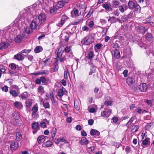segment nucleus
I'll return each instance as SVG.
<instances>
[{"label": "nucleus", "mask_w": 154, "mask_h": 154, "mask_svg": "<svg viewBox=\"0 0 154 154\" xmlns=\"http://www.w3.org/2000/svg\"><path fill=\"white\" fill-rule=\"evenodd\" d=\"M35 11L33 10L32 8L27 7L24 9L23 11V12H21L20 13L22 14V17L24 20L27 21L30 20L31 18L33 17V19L32 20L30 25V27H26V29L23 32V36L24 38H27L28 35L26 36L25 34H29L31 33L32 32L33 29H35L37 27L40 26L46 20L45 15L43 13L40 14L38 16H36L35 15L33 16V13H31V11ZM24 22H25V20Z\"/></svg>", "instance_id": "nucleus-1"}, {"label": "nucleus", "mask_w": 154, "mask_h": 154, "mask_svg": "<svg viewBox=\"0 0 154 154\" xmlns=\"http://www.w3.org/2000/svg\"><path fill=\"white\" fill-rule=\"evenodd\" d=\"M63 52L58 50L57 55V59L56 60L58 61L60 60L61 62H63L66 59L65 55H63Z\"/></svg>", "instance_id": "nucleus-2"}, {"label": "nucleus", "mask_w": 154, "mask_h": 154, "mask_svg": "<svg viewBox=\"0 0 154 154\" xmlns=\"http://www.w3.org/2000/svg\"><path fill=\"white\" fill-rule=\"evenodd\" d=\"M94 42V39L92 36H89L88 38H85L81 41V43L84 45H89Z\"/></svg>", "instance_id": "nucleus-3"}, {"label": "nucleus", "mask_w": 154, "mask_h": 154, "mask_svg": "<svg viewBox=\"0 0 154 154\" xmlns=\"http://www.w3.org/2000/svg\"><path fill=\"white\" fill-rule=\"evenodd\" d=\"M147 85L146 83H142L139 86V89L142 92H146L147 89Z\"/></svg>", "instance_id": "nucleus-4"}, {"label": "nucleus", "mask_w": 154, "mask_h": 154, "mask_svg": "<svg viewBox=\"0 0 154 154\" xmlns=\"http://www.w3.org/2000/svg\"><path fill=\"white\" fill-rule=\"evenodd\" d=\"M85 56L86 58L91 60L94 56V52L93 51H87L85 53Z\"/></svg>", "instance_id": "nucleus-5"}, {"label": "nucleus", "mask_w": 154, "mask_h": 154, "mask_svg": "<svg viewBox=\"0 0 154 154\" xmlns=\"http://www.w3.org/2000/svg\"><path fill=\"white\" fill-rule=\"evenodd\" d=\"M81 12L76 8H74L71 11V16L72 17H78L81 14Z\"/></svg>", "instance_id": "nucleus-6"}, {"label": "nucleus", "mask_w": 154, "mask_h": 154, "mask_svg": "<svg viewBox=\"0 0 154 154\" xmlns=\"http://www.w3.org/2000/svg\"><path fill=\"white\" fill-rule=\"evenodd\" d=\"M18 147V143L17 141H13L10 144V148L12 150L17 149Z\"/></svg>", "instance_id": "nucleus-7"}, {"label": "nucleus", "mask_w": 154, "mask_h": 154, "mask_svg": "<svg viewBox=\"0 0 154 154\" xmlns=\"http://www.w3.org/2000/svg\"><path fill=\"white\" fill-rule=\"evenodd\" d=\"M112 103V100L111 97L108 96L106 97L105 98V101L104 102V104L107 106L111 105Z\"/></svg>", "instance_id": "nucleus-8"}, {"label": "nucleus", "mask_w": 154, "mask_h": 154, "mask_svg": "<svg viewBox=\"0 0 154 154\" xmlns=\"http://www.w3.org/2000/svg\"><path fill=\"white\" fill-rule=\"evenodd\" d=\"M14 105L15 108L19 109H21L23 107V105L20 102L15 101L14 103Z\"/></svg>", "instance_id": "nucleus-9"}, {"label": "nucleus", "mask_w": 154, "mask_h": 154, "mask_svg": "<svg viewBox=\"0 0 154 154\" xmlns=\"http://www.w3.org/2000/svg\"><path fill=\"white\" fill-rule=\"evenodd\" d=\"M102 6L106 10L110 11L112 9L111 7V4L109 3L105 2L102 4Z\"/></svg>", "instance_id": "nucleus-10"}, {"label": "nucleus", "mask_w": 154, "mask_h": 154, "mask_svg": "<svg viewBox=\"0 0 154 154\" xmlns=\"http://www.w3.org/2000/svg\"><path fill=\"white\" fill-rule=\"evenodd\" d=\"M20 54H18L14 56V58L18 61H21L24 60V57Z\"/></svg>", "instance_id": "nucleus-11"}, {"label": "nucleus", "mask_w": 154, "mask_h": 154, "mask_svg": "<svg viewBox=\"0 0 154 154\" xmlns=\"http://www.w3.org/2000/svg\"><path fill=\"white\" fill-rule=\"evenodd\" d=\"M88 141L86 138L85 137H82L81 140L79 142V143L82 145H86L88 143Z\"/></svg>", "instance_id": "nucleus-12"}, {"label": "nucleus", "mask_w": 154, "mask_h": 154, "mask_svg": "<svg viewBox=\"0 0 154 154\" xmlns=\"http://www.w3.org/2000/svg\"><path fill=\"white\" fill-rule=\"evenodd\" d=\"M57 130L55 128H52L51 132V135L50 139L53 140L54 139V137L56 134Z\"/></svg>", "instance_id": "nucleus-13"}, {"label": "nucleus", "mask_w": 154, "mask_h": 154, "mask_svg": "<svg viewBox=\"0 0 154 154\" xmlns=\"http://www.w3.org/2000/svg\"><path fill=\"white\" fill-rule=\"evenodd\" d=\"M90 134L91 135H94L95 136H98L100 134V132L95 129H92L90 132Z\"/></svg>", "instance_id": "nucleus-14"}, {"label": "nucleus", "mask_w": 154, "mask_h": 154, "mask_svg": "<svg viewBox=\"0 0 154 154\" xmlns=\"http://www.w3.org/2000/svg\"><path fill=\"white\" fill-rule=\"evenodd\" d=\"M74 106L75 108L77 110H79L80 109V104L77 100H74Z\"/></svg>", "instance_id": "nucleus-15"}, {"label": "nucleus", "mask_w": 154, "mask_h": 154, "mask_svg": "<svg viewBox=\"0 0 154 154\" xmlns=\"http://www.w3.org/2000/svg\"><path fill=\"white\" fill-rule=\"evenodd\" d=\"M46 137L44 135H41L39 136L37 139V140L39 143H41L45 141Z\"/></svg>", "instance_id": "nucleus-16"}, {"label": "nucleus", "mask_w": 154, "mask_h": 154, "mask_svg": "<svg viewBox=\"0 0 154 154\" xmlns=\"http://www.w3.org/2000/svg\"><path fill=\"white\" fill-rule=\"evenodd\" d=\"M134 81V79L132 77H129L127 79V82L129 85L133 84Z\"/></svg>", "instance_id": "nucleus-17"}, {"label": "nucleus", "mask_w": 154, "mask_h": 154, "mask_svg": "<svg viewBox=\"0 0 154 154\" xmlns=\"http://www.w3.org/2000/svg\"><path fill=\"white\" fill-rule=\"evenodd\" d=\"M102 45L100 43L96 44L94 46V50L96 52L100 51L101 48L102 46Z\"/></svg>", "instance_id": "nucleus-18"}, {"label": "nucleus", "mask_w": 154, "mask_h": 154, "mask_svg": "<svg viewBox=\"0 0 154 154\" xmlns=\"http://www.w3.org/2000/svg\"><path fill=\"white\" fill-rule=\"evenodd\" d=\"M38 93L42 95L45 92L44 87L42 85H40L38 88Z\"/></svg>", "instance_id": "nucleus-19"}, {"label": "nucleus", "mask_w": 154, "mask_h": 154, "mask_svg": "<svg viewBox=\"0 0 154 154\" xmlns=\"http://www.w3.org/2000/svg\"><path fill=\"white\" fill-rule=\"evenodd\" d=\"M12 115L13 118L16 120H18L20 118V113L19 112L15 111Z\"/></svg>", "instance_id": "nucleus-20"}, {"label": "nucleus", "mask_w": 154, "mask_h": 154, "mask_svg": "<svg viewBox=\"0 0 154 154\" xmlns=\"http://www.w3.org/2000/svg\"><path fill=\"white\" fill-rule=\"evenodd\" d=\"M79 9L80 12H84L86 10V7L85 4H79Z\"/></svg>", "instance_id": "nucleus-21"}, {"label": "nucleus", "mask_w": 154, "mask_h": 154, "mask_svg": "<svg viewBox=\"0 0 154 154\" xmlns=\"http://www.w3.org/2000/svg\"><path fill=\"white\" fill-rule=\"evenodd\" d=\"M8 44L6 42H2L0 45V50L5 49L8 47Z\"/></svg>", "instance_id": "nucleus-22"}, {"label": "nucleus", "mask_w": 154, "mask_h": 154, "mask_svg": "<svg viewBox=\"0 0 154 154\" xmlns=\"http://www.w3.org/2000/svg\"><path fill=\"white\" fill-rule=\"evenodd\" d=\"M65 91L66 92V91L65 88L59 89L58 93V96L60 97H61L65 93Z\"/></svg>", "instance_id": "nucleus-23"}, {"label": "nucleus", "mask_w": 154, "mask_h": 154, "mask_svg": "<svg viewBox=\"0 0 154 154\" xmlns=\"http://www.w3.org/2000/svg\"><path fill=\"white\" fill-rule=\"evenodd\" d=\"M26 106L28 108H30L32 104V99H29L27 100L26 101Z\"/></svg>", "instance_id": "nucleus-24"}, {"label": "nucleus", "mask_w": 154, "mask_h": 154, "mask_svg": "<svg viewBox=\"0 0 154 154\" xmlns=\"http://www.w3.org/2000/svg\"><path fill=\"white\" fill-rule=\"evenodd\" d=\"M57 9L56 6H53L50 8V12L51 14H54L57 11Z\"/></svg>", "instance_id": "nucleus-25"}, {"label": "nucleus", "mask_w": 154, "mask_h": 154, "mask_svg": "<svg viewBox=\"0 0 154 154\" xmlns=\"http://www.w3.org/2000/svg\"><path fill=\"white\" fill-rule=\"evenodd\" d=\"M114 57L116 58H119L120 56L119 51L117 49H115L114 51Z\"/></svg>", "instance_id": "nucleus-26"}, {"label": "nucleus", "mask_w": 154, "mask_h": 154, "mask_svg": "<svg viewBox=\"0 0 154 154\" xmlns=\"http://www.w3.org/2000/svg\"><path fill=\"white\" fill-rule=\"evenodd\" d=\"M136 119V116H133L131 117L127 123L126 124V126L127 127L129 125H131L133 121Z\"/></svg>", "instance_id": "nucleus-27"}, {"label": "nucleus", "mask_w": 154, "mask_h": 154, "mask_svg": "<svg viewBox=\"0 0 154 154\" xmlns=\"http://www.w3.org/2000/svg\"><path fill=\"white\" fill-rule=\"evenodd\" d=\"M49 73V71L48 70L45 69L41 71L38 72L36 74L37 75L44 74L45 75H48Z\"/></svg>", "instance_id": "nucleus-28"}, {"label": "nucleus", "mask_w": 154, "mask_h": 154, "mask_svg": "<svg viewBox=\"0 0 154 154\" xmlns=\"http://www.w3.org/2000/svg\"><path fill=\"white\" fill-rule=\"evenodd\" d=\"M23 39V38L21 35H17L15 37L14 40L16 43H20Z\"/></svg>", "instance_id": "nucleus-29"}, {"label": "nucleus", "mask_w": 154, "mask_h": 154, "mask_svg": "<svg viewBox=\"0 0 154 154\" xmlns=\"http://www.w3.org/2000/svg\"><path fill=\"white\" fill-rule=\"evenodd\" d=\"M9 93L14 97H16L17 96L19 93L18 91H17L14 90H11L10 91Z\"/></svg>", "instance_id": "nucleus-30"}, {"label": "nucleus", "mask_w": 154, "mask_h": 154, "mask_svg": "<svg viewBox=\"0 0 154 154\" xmlns=\"http://www.w3.org/2000/svg\"><path fill=\"white\" fill-rule=\"evenodd\" d=\"M149 144V138H146L145 139L143 140L142 145L148 146Z\"/></svg>", "instance_id": "nucleus-31"}, {"label": "nucleus", "mask_w": 154, "mask_h": 154, "mask_svg": "<svg viewBox=\"0 0 154 154\" xmlns=\"http://www.w3.org/2000/svg\"><path fill=\"white\" fill-rule=\"evenodd\" d=\"M29 95L26 92H25L21 95V97L23 100H26L28 97Z\"/></svg>", "instance_id": "nucleus-32"}, {"label": "nucleus", "mask_w": 154, "mask_h": 154, "mask_svg": "<svg viewBox=\"0 0 154 154\" xmlns=\"http://www.w3.org/2000/svg\"><path fill=\"white\" fill-rule=\"evenodd\" d=\"M43 50L42 47L40 46H36L34 49V51L36 53H38L42 51Z\"/></svg>", "instance_id": "nucleus-33"}, {"label": "nucleus", "mask_w": 154, "mask_h": 154, "mask_svg": "<svg viewBox=\"0 0 154 154\" xmlns=\"http://www.w3.org/2000/svg\"><path fill=\"white\" fill-rule=\"evenodd\" d=\"M136 4L132 1H130L128 3V6L129 8L130 9L134 8Z\"/></svg>", "instance_id": "nucleus-34"}, {"label": "nucleus", "mask_w": 154, "mask_h": 154, "mask_svg": "<svg viewBox=\"0 0 154 154\" xmlns=\"http://www.w3.org/2000/svg\"><path fill=\"white\" fill-rule=\"evenodd\" d=\"M137 112L139 114L143 113L145 112H147L148 111L146 110L143 109L141 108L138 107L137 109Z\"/></svg>", "instance_id": "nucleus-35"}, {"label": "nucleus", "mask_w": 154, "mask_h": 154, "mask_svg": "<svg viewBox=\"0 0 154 154\" xmlns=\"http://www.w3.org/2000/svg\"><path fill=\"white\" fill-rule=\"evenodd\" d=\"M64 2L62 1H59L57 2V6L58 8H62L64 5Z\"/></svg>", "instance_id": "nucleus-36"}, {"label": "nucleus", "mask_w": 154, "mask_h": 154, "mask_svg": "<svg viewBox=\"0 0 154 154\" xmlns=\"http://www.w3.org/2000/svg\"><path fill=\"white\" fill-rule=\"evenodd\" d=\"M22 139L21 134L20 132H18L16 134V140L18 141H20Z\"/></svg>", "instance_id": "nucleus-37"}, {"label": "nucleus", "mask_w": 154, "mask_h": 154, "mask_svg": "<svg viewBox=\"0 0 154 154\" xmlns=\"http://www.w3.org/2000/svg\"><path fill=\"white\" fill-rule=\"evenodd\" d=\"M146 39L149 41H151L152 39L153 36L150 33H147L145 35Z\"/></svg>", "instance_id": "nucleus-38"}, {"label": "nucleus", "mask_w": 154, "mask_h": 154, "mask_svg": "<svg viewBox=\"0 0 154 154\" xmlns=\"http://www.w3.org/2000/svg\"><path fill=\"white\" fill-rule=\"evenodd\" d=\"M32 126L33 129L35 130H37L39 127L38 124L35 122L32 123Z\"/></svg>", "instance_id": "nucleus-39"}, {"label": "nucleus", "mask_w": 154, "mask_h": 154, "mask_svg": "<svg viewBox=\"0 0 154 154\" xmlns=\"http://www.w3.org/2000/svg\"><path fill=\"white\" fill-rule=\"evenodd\" d=\"M41 82L43 83H44L45 85H46L47 84V81H48V79H46L45 77L43 76L41 77L40 78ZM48 82H51V81L48 79Z\"/></svg>", "instance_id": "nucleus-40"}, {"label": "nucleus", "mask_w": 154, "mask_h": 154, "mask_svg": "<svg viewBox=\"0 0 154 154\" xmlns=\"http://www.w3.org/2000/svg\"><path fill=\"white\" fill-rule=\"evenodd\" d=\"M56 0H46L45 3L47 4V5L50 7L52 3H53V2H55Z\"/></svg>", "instance_id": "nucleus-41"}, {"label": "nucleus", "mask_w": 154, "mask_h": 154, "mask_svg": "<svg viewBox=\"0 0 154 154\" xmlns=\"http://www.w3.org/2000/svg\"><path fill=\"white\" fill-rule=\"evenodd\" d=\"M54 72H56L58 71L59 68L58 62L57 60H56L55 62L54 63Z\"/></svg>", "instance_id": "nucleus-42"}, {"label": "nucleus", "mask_w": 154, "mask_h": 154, "mask_svg": "<svg viewBox=\"0 0 154 154\" xmlns=\"http://www.w3.org/2000/svg\"><path fill=\"white\" fill-rule=\"evenodd\" d=\"M9 67L11 69L13 70L15 69L17 67H18V66L16 65L14 63H11L9 64Z\"/></svg>", "instance_id": "nucleus-43"}, {"label": "nucleus", "mask_w": 154, "mask_h": 154, "mask_svg": "<svg viewBox=\"0 0 154 154\" xmlns=\"http://www.w3.org/2000/svg\"><path fill=\"white\" fill-rule=\"evenodd\" d=\"M96 67L94 66H92L90 69V71L89 72V75H92L96 71Z\"/></svg>", "instance_id": "nucleus-44"}, {"label": "nucleus", "mask_w": 154, "mask_h": 154, "mask_svg": "<svg viewBox=\"0 0 154 154\" xmlns=\"http://www.w3.org/2000/svg\"><path fill=\"white\" fill-rule=\"evenodd\" d=\"M134 8L135 11L136 12L140 11L141 9V8L140 6L137 5V3L135 5V6H134Z\"/></svg>", "instance_id": "nucleus-45"}, {"label": "nucleus", "mask_w": 154, "mask_h": 154, "mask_svg": "<svg viewBox=\"0 0 154 154\" xmlns=\"http://www.w3.org/2000/svg\"><path fill=\"white\" fill-rule=\"evenodd\" d=\"M40 101L42 102V104L45 108H50V106L49 103L48 102L45 103L42 100H41Z\"/></svg>", "instance_id": "nucleus-46"}, {"label": "nucleus", "mask_w": 154, "mask_h": 154, "mask_svg": "<svg viewBox=\"0 0 154 154\" xmlns=\"http://www.w3.org/2000/svg\"><path fill=\"white\" fill-rule=\"evenodd\" d=\"M38 107L37 105H35L32 108V112H37L38 110Z\"/></svg>", "instance_id": "nucleus-47"}, {"label": "nucleus", "mask_w": 154, "mask_h": 154, "mask_svg": "<svg viewBox=\"0 0 154 154\" xmlns=\"http://www.w3.org/2000/svg\"><path fill=\"white\" fill-rule=\"evenodd\" d=\"M137 29L140 30V31H139L140 32H141L142 33H143V32L142 31H141V30H143V34L144 33H145V27L143 26H139L138 27Z\"/></svg>", "instance_id": "nucleus-48"}, {"label": "nucleus", "mask_w": 154, "mask_h": 154, "mask_svg": "<svg viewBox=\"0 0 154 154\" xmlns=\"http://www.w3.org/2000/svg\"><path fill=\"white\" fill-rule=\"evenodd\" d=\"M53 144L52 142L51 141H47L46 143L45 146L48 147H50L52 146Z\"/></svg>", "instance_id": "nucleus-49"}, {"label": "nucleus", "mask_w": 154, "mask_h": 154, "mask_svg": "<svg viewBox=\"0 0 154 154\" xmlns=\"http://www.w3.org/2000/svg\"><path fill=\"white\" fill-rule=\"evenodd\" d=\"M101 116L104 117H106L107 118H108L109 117V114L105 111H103V112H102L101 113Z\"/></svg>", "instance_id": "nucleus-50"}, {"label": "nucleus", "mask_w": 154, "mask_h": 154, "mask_svg": "<svg viewBox=\"0 0 154 154\" xmlns=\"http://www.w3.org/2000/svg\"><path fill=\"white\" fill-rule=\"evenodd\" d=\"M26 57H27L28 60L31 62L32 61L33 59V57L32 55L27 54L25 56Z\"/></svg>", "instance_id": "nucleus-51"}, {"label": "nucleus", "mask_w": 154, "mask_h": 154, "mask_svg": "<svg viewBox=\"0 0 154 154\" xmlns=\"http://www.w3.org/2000/svg\"><path fill=\"white\" fill-rule=\"evenodd\" d=\"M121 21L122 22H126L128 20V19L127 17L126 16H122L121 18Z\"/></svg>", "instance_id": "nucleus-52"}, {"label": "nucleus", "mask_w": 154, "mask_h": 154, "mask_svg": "<svg viewBox=\"0 0 154 154\" xmlns=\"http://www.w3.org/2000/svg\"><path fill=\"white\" fill-rule=\"evenodd\" d=\"M32 116L33 118L35 119L38 116V114L37 112H32Z\"/></svg>", "instance_id": "nucleus-53"}, {"label": "nucleus", "mask_w": 154, "mask_h": 154, "mask_svg": "<svg viewBox=\"0 0 154 154\" xmlns=\"http://www.w3.org/2000/svg\"><path fill=\"white\" fill-rule=\"evenodd\" d=\"M69 73V71L67 69H66L65 70L64 72V77L65 79H66L67 78V74Z\"/></svg>", "instance_id": "nucleus-54"}, {"label": "nucleus", "mask_w": 154, "mask_h": 154, "mask_svg": "<svg viewBox=\"0 0 154 154\" xmlns=\"http://www.w3.org/2000/svg\"><path fill=\"white\" fill-rule=\"evenodd\" d=\"M134 128L131 130V131L134 132L135 133L137 131L139 128L138 126L137 125H134Z\"/></svg>", "instance_id": "nucleus-55"}, {"label": "nucleus", "mask_w": 154, "mask_h": 154, "mask_svg": "<svg viewBox=\"0 0 154 154\" xmlns=\"http://www.w3.org/2000/svg\"><path fill=\"white\" fill-rule=\"evenodd\" d=\"M31 51V49H25L23 50L21 52H20V53L22 54V53H29Z\"/></svg>", "instance_id": "nucleus-56"}, {"label": "nucleus", "mask_w": 154, "mask_h": 154, "mask_svg": "<svg viewBox=\"0 0 154 154\" xmlns=\"http://www.w3.org/2000/svg\"><path fill=\"white\" fill-rule=\"evenodd\" d=\"M64 23L65 22H64V21H63L61 20L60 22H59V23H57V24L56 25L57 26L61 27L63 26V25L64 24Z\"/></svg>", "instance_id": "nucleus-57"}, {"label": "nucleus", "mask_w": 154, "mask_h": 154, "mask_svg": "<svg viewBox=\"0 0 154 154\" xmlns=\"http://www.w3.org/2000/svg\"><path fill=\"white\" fill-rule=\"evenodd\" d=\"M8 87L7 85H5L2 87V89L3 91L7 92L8 91Z\"/></svg>", "instance_id": "nucleus-58"}, {"label": "nucleus", "mask_w": 154, "mask_h": 154, "mask_svg": "<svg viewBox=\"0 0 154 154\" xmlns=\"http://www.w3.org/2000/svg\"><path fill=\"white\" fill-rule=\"evenodd\" d=\"M53 140L54 141L56 144H59L60 142V137L57 138H54Z\"/></svg>", "instance_id": "nucleus-59"}, {"label": "nucleus", "mask_w": 154, "mask_h": 154, "mask_svg": "<svg viewBox=\"0 0 154 154\" xmlns=\"http://www.w3.org/2000/svg\"><path fill=\"white\" fill-rule=\"evenodd\" d=\"M120 3V2L119 1L114 0L113 1V4L115 6V7H116V6H118Z\"/></svg>", "instance_id": "nucleus-60"}, {"label": "nucleus", "mask_w": 154, "mask_h": 154, "mask_svg": "<svg viewBox=\"0 0 154 154\" xmlns=\"http://www.w3.org/2000/svg\"><path fill=\"white\" fill-rule=\"evenodd\" d=\"M68 18V17H67L65 15H63L61 17V19L62 21H64L65 22V21Z\"/></svg>", "instance_id": "nucleus-61"}, {"label": "nucleus", "mask_w": 154, "mask_h": 154, "mask_svg": "<svg viewBox=\"0 0 154 154\" xmlns=\"http://www.w3.org/2000/svg\"><path fill=\"white\" fill-rule=\"evenodd\" d=\"M93 12V9L92 8H91L87 14V16L88 17H89L92 14Z\"/></svg>", "instance_id": "nucleus-62"}, {"label": "nucleus", "mask_w": 154, "mask_h": 154, "mask_svg": "<svg viewBox=\"0 0 154 154\" xmlns=\"http://www.w3.org/2000/svg\"><path fill=\"white\" fill-rule=\"evenodd\" d=\"M94 25V23L93 21H91L89 22L88 26L91 28L93 27Z\"/></svg>", "instance_id": "nucleus-63"}, {"label": "nucleus", "mask_w": 154, "mask_h": 154, "mask_svg": "<svg viewBox=\"0 0 154 154\" xmlns=\"http://www.w3.org/2000/svg\"><path fill=\"white\" fill-rule=\"evenodd\" d=\"M70 50V48L69 46L66 47L64 49L65 52L66 53H69Z\"/></svg>", "instance_id": "nucleus-64"}]
</instances>
